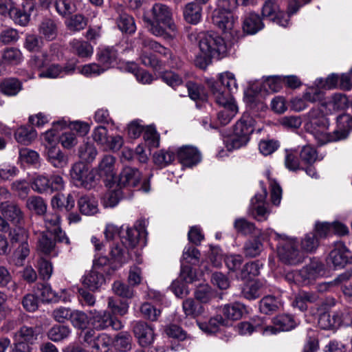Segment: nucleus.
I'll use <instances>...</instances> for the list:
<instances>
[{"mask_svg": "<svg viewBox=\"0 0 352 352\" xmlns=\"http://www.w3.org/2000/svg\"><path fill=\"white\" fill-rule=\"evenodd\" d=\"M207 84L216 102L223 107L217 113V120L221 125H227L237 113V107L232 96L238 89L235 76L226 72L219 74L217 80H209Z\"/></svg>", "mask_w": 352, "mask_h": 352, "instance_id": "obj_1", "label": "nucleus"}, {"mask_svg": "<svg viewBox=\"0 0 352 352\" xmlns=\"http://www.w3.org/2000/svg\"><path fill=\"white\" fill-rule=\"evenodd\" d=\"M264 1L261 14L265 19H268L277 25L286 28L290 23V15L296 13L303 4L298 0H289L287 13L279 10V0H263Z\"/></svg>", "mask_w": 352, "mask_h": 352, "instance_id": "obj_2", "label": "nucleus"}, {"mask_svg": "<svg viewBox=\"0 0 352 352\" xmlns=\"http://www.w3.org/2000/svg\"><path fill=\"white\" fill-rule=\"evenodd\" d=\"M308 122L305 124L307 131L312 134L320 145L332 142V133L327 132L329 120L320 107L312 108L307 115Z\"/></svg>", "mask_w": 352, "mask_h": 352, "instance_id": "obj_3", "label": "nucleus"}, {"mask_svg": "<svg viewBox=\"0 0 352 352\" xmlns=\"http://www.w3.org/2000/svg\"><path fill=\"white\" fill-rule=\"evenodd\" d=\"M254 123L255 120L252 116L244 113L234 124L232 136L226 140L227 149L232 151L245 146L254 131Z\"/></svg>", "mask_w": 352, "mask_h": 352, "instance_id": "obj_4", "label": "nucleus"}, {"mask_svg": "<svg viewBox=\"0 0 352 352\" xmlns=\"http://www.w3.org/2000/svg\"><path fill=\"white\" fill-rule=\"evenodd\" d=\"M279 238L277 245L278 256L286 265H296L302 263L304 254L298 249V244L294 239L277 234Z\"/></svg>", "mask_w": 352, "mask_h": 352, "instance_id": "obj_5", "label": "nucleus"}, {"mask_svg": "<svg viewBox=\"0 0 352 352\" xmlns=\"http://www.w3.org/2000/svg\"><path fill=\"white\" fill-rule=\"evenodd\" d=\"M96 175L95 170L82 162L74 164L70 170V176L74 185L87 190L96 186Z\"/></svg>", "mask_w": 352, "mask_h": 352, "instance_id": "obj_6", "label": "nucleus"}, {"mask_svg": "<svg viewBox=\"0 0 352 352\" xmlns=\"http://www.w3.org/2000/svg\"><path fill=\"white\" fill-rule=\"evenodd\" d=\"M199 46L200 52L219 59L225 55L227 47L223 38L218 34H205L200 37Z\"/></svg>", "mask_w": 352, "mask_h": 352, "instance_id": "obj_7", "label": "nucleus"}, {"mask_svg": "<svg viewBox=\"0 0 352 352\" xmlns=\"http://www.w3.org/2000/svg\"><path fill=\"white\" fill-rule=\"evenodd\" d=\"M8 238L12 245H19L15 254L21 261L25 260L30 252L28 230L22 225L14 226L8 232Z\"/></svg>", "mask_w": 352, "mask_h": 352, "instance_id": "obj_8", "label": "nucleus"}, {"mask_svg": "<svg viewBox=\"0 0 352 352\" xmlns=\"http://www.w3.org/2000/svg\"><path fill=\"white\" fill-rule=\"evenodd\" d=\"M64 187L65 182L59 175H52L50 177L38 175L32 183V189L38 193H52L62 190Z\"/></svg>", "mask_w": 352, "mask_h": 352, "instance_id": "obj_9", "label": "nucleus"}, {"mask_svg": "<svg viewBox=\"0 0 352 352\" xmlns=\"http://www.w3.org/2000/svg\"><path fill=\"white\" fill-rule=\"evenodd\" d=\"M141 44L142 47L148 48L162 54L165 58L164 62L166 63L169 67L175 69L182 68L183 65L182 61L179 57L175 56L170 49L165 47L153 39L147 38H142Z\"/></svg>", "mask_w": 352, "mask_h": 352, "instance_id": "obj_10", "label": "nucleus"}, {"mask_svg": "<svg viewBox=\"0 0 352 352\" xmlns=\"http://www.w3.org/2000/svg\"><path fill=\"white\" fill-rule=\"evenodd\" d=\"M234 10H227L217 6L212 13V23L221 29L223 34L233 35L234 21L231 12Z\"/></svg>", "mask_w": 352, "mask_h": 352, "instance_id": "obj_11", "label": "nucleus"}, {"mask_svg": "<svg viewBox=\"0 0 352 352\" xmlns=\"http://www.w3.org/2000/svg\"><path fill=\"white\" fill-rule=\"evenodd\" d=\"M0 213L13 226L23 225L25 213L21 206L14 201H4L0 203Z\"/></svg>", "mask_w": 352, "mask_h": 352, "instance_id": "obj_12", "label": "nucleus"}, {"mask_svg": "<svg viewBox=\"0 0 352 352\" xmlns=\"http://www.w3.org/2000/svg\"><path fill=\"white\" fill-rule=\"evenodd\" d=\"M91 323L94 328L97 330H103L109 327L115 330H119L122 325L121 322L114 318L109 311H91Z\"/></svg>", "mask_w": 352, "mask_h": 352, "instance_id": "obj_13", "label": "nucleus"}, {"mask_svg": "<svg viewBox=\"0 0 352 352\" xmlns=\"http://www.w3.org/2000/svg\"><path fill=\"white\" fill-rule=\"evenodd\" d=\"M34 234L37 236L36 248L39 253L50 256H56L58 254V249L56 242L49 232H36L34 230Z\"/></svg>", "mask_w": 352, "mask_h": 352, "instance_id": "obj_14", "label": "nucleus"}, {"mask_svg": "<svg viewBox=\"0 0 352 352\" xmlns=\"http://www.w3.org/2000/svg\"><path fill=\"white\" fill-rule=\"evenodd\" d=\"M133 331L138 343L142 347L150 346L154 341L153 329L145 322H135L133 325Z\"/></svg>", "mask_w": 352, "mask_h": 352, "instance_id": "obj_15", "label": "nucleus"}, {"mask_svg": "<svg viewBox=\"0 0 352 352\" xmlns=\"http://www.w3.org/2000/svg\"><path fill=\"white\" fill-rule=\"evenodd\" d=\"M177 157L183 166L187 167L197 165L201 160V155L198 149L195 146L188 145L177 149Z\"/></svg>", "mask_w": 352, "mask_h": 352, "instance_id": "obj_16", "label": "nucleus"}, {"mask_svg": "<svg viewBox=\"0 0 352 352\" xmlns=\"http://www.w3.org/2000/svg\"><path fill=\"white\" fill-rule=\"evenodd\" d=\"M32 12H33V5L24 1L21 6H16L15 4L8 17L15 24L24 27L30 22Z\"/></svg>", "mask_w": 352, "mask_h": 352, "instance_id": "obj_17", "label": "nucleus"}, {"mask_svg": "<svg viewBox=\"0 0 352 352\" xmlns=\"http://www.w3.org/2000/svg\"><path fill=\"white\" fill-rule=\"evenodd\" d=\"M96 59L107 70L118 65L119 54L117 49L112 46L99 48L96 53Z\"/></svg>", "mask_w": 352, "mask_h": 352, "instance_id": "obj_18", "label": "nucleus"}, {"mask_svg": "<svg viewBox=\"0 0 352 352\" xmlns=\"http://www.w3.org/2000/svg\"><path fill=\"white\" fill-rule=\"evenodd\" d=\"M153 20L161 22L164 25H167L172 32L176 31V26L171 21L172 13L170 8L162 3H155L151 9Z\"/></svg>", "mask_w": 352, "mask_h": 352, "instance_id": "obj_19", "label": "nucleus"}, {"mask_svg": "<svg viewBox=\"0 0 352 352\" xmlns=\"http://www.w3.org/2000/svg\"><path fill=\"white\" fill-rule=\"evenodd\" d=\"M142 179V174L135 167L124 166L120 173L118 186L126 187H136Z\"/></svg>", "mask_w": 352, "mask_h": 352, "instance_id": "obj_20", "label": "nucleus"}, {"mask_svg": "<svg viewBox=\"0 0 352 352\" xmlns=\"http://www.w3.org/2000/svg\"><path fill=\"white\" fill-rule=\"evenodd\" d=\"M352 130V116L342 114L337 118V129L332 133V142L345 139Z\"/></svg>", "mask_w": 352, "mask_h": 352, "instance_id": "obj_21", "label": "nucleus"}, {"mask_svg": "<svg viewBox=\"0 0 352 352\" xmlns=\"http://www.w3.org/2000/svg\"><path fill=\"white\" fill-rule=\"evenodd\" d=\"M342 322V314L340 311L333 312L330 314L324 312L320 314L318 324L322 329H332L338 328Z\"/></svg>", "mask_w": 352, "mask_h": 352, "instance_id": "obj_22", "label": "nucleus"}, {"mask_svg": "<svg viewBox=\"0 0 352 352\" xmlns=\"http://www.w3.org/2000/svg\"><path fill=\"white\" fill-rule=\"evenodd\" d=\"M47 160L54 167L62 168L68 164V157L58 147L50 146L47 150Z\"/></svg>", "mask_w": 352, "mask_h": 352, "instance_id": "obj_23", "label": "nucleus"}, {"mask_svg": "<svg viewBox=\"0 0 352 352\" xmlns=\"http://www.w3.org/2000/svg\"><path fill=\"white\" fill-rule=\"evenodd\" d=\"M264 27L262 19L255 12L248 13L243 23V31L249 34H254Z\"/></svg>", "mask_w": 352, "mask_h": 352, "instance_id": "obj_24", "label": "nucleus"}, {"mask_svg": "<svg viewBox=\"0 0 352 352\" xmlns=\"http://www.w3.org/2000/svg\"><path fill=\"white\" fill-rule=\"evenodd\" d=\"M245 311V306L242 303L235 302L230 304H226L221 308L223 317L229 320H238L241 318Z\"/></svg>", "mask_w": 352, "mask_h": 352, "instance_id": "obj_25", "label": "nucleus"}, {"mask_svg": "<svg viewBox=\"0 0 352 352\" xmlns=\"http://www.w3.org/2000/svg\"><path fill=\"white\" fill-rule=\"evenodd\" d=\"M116 159L111 155H105L102 158L98 166L100 177L111 180L115 176L114 164Z\"/></svg>", "mask_w": 352, "mask_h": 352, "instance_id": "obj_26", "label": "nucleus"}, {"mask_svg": "<svg viewBox=\"0 0 352 352\" xmlns=\"http://www.w3.org/2000/svg\"><path fill=\"white\" fill-rule=\"evenodd\" d=\"M78 207L80 212L85 215H93L97 213L98 201L92 195H82L78 200Z\"/></svg>", "mask_w": 352, "mask_h": 352, "instance_id": "obj_27", "label": "nucleus"}, {"mask_svg": "<svg viewBox=\"0 0 352 352\" xmlns=\"http://www.w3.org/2000/svg\"><path fill=\"white\" fill-rule=\"evenodd\" d=\"M120 242L127 250H133L139 244L141 239L145 238L141 234L140 231L132 228H128L124 234H120Z\"/></svg>", "mask_w": 352, "mask_h": 352, "instance_id": "obj_28", "label": "nucleus"}, {"mask_svg": "<svg viewBox=\"0 0 352 352\" xmlns=\"http://www.w3.org/2000/svg\"><path fill=\"white\" fill-rule=\"evenodd\" d=\"M324 270V266L322 263L318 261H312L309 265L303 267L298 273L303 280H309L315 279L320 276Z\"/></svg>", "mask_w": 352, "mask_h": 352, "instance_id": "obj_29", "label": "nucleus"}, {"mask_svg": "<svg viewBox=\"0 0 352 352\" xmlns=\"http://www.w3.org/2000/svg\"><path fill=\"white\" fill-rule=\"evenodd\" d=\"M120 243H113L111 248L110 255L113 261L120 264V266L127 263L131 259L130 251Z\"/></svg>", "mask_w": 352, "mask_h": 352, "instance_id": "obj_30", "label": "nucleus"}, {"mask_svg": "<svg viewBox=\"0 0 352 352\" xmlns=\"http://www.w3.org/2000/svg\"><path fill=\"white\" fill-rule=\"evenodd\" d=\"M22 88V82L16 78H6L0 82V91L8 96H16Z\"/></svg>", "mask_w": 352, "mask_h": 352, "instance_id": "obj_31", "label": "nucleus"}, {"mask_svg": "<svg viewBox=\"0 0 352 352\" xmlns=\"http://www.w3.org/2000/svg\"><path fill=\"white\" fill-rule=\"evenodd\" d=\"M228 325L227 320L224 319L221 314H217L211 317L208 322L199 323V328L208 333H217L220 327H227Z\"/></svg>", "mask_w": 352, "mask_h": 352, "instance_id": "obj_32", "label": "nucleus"}, {"mask_svg": "<svg viewBox=\"0 0 352 352\" xmlns=\"http://www.w3.org/2000/svg\"><path fill=\"white\" fill-rule=\"evenodd\" d=\"M98 155V151L93 143L85 142L78 147V155L80 162L90 164L94 161Z\"/></svg>", "mask_w": 352, "mask_h": 352, "instance_id": "obj_33", "label": "nucleus"}, {"mask_svg": "<svg viewBox=\"0 0 352 352\" xmlns=\"http://www.w3.org/2000/svg\"><path fill=\"white\" fill-rule=\"evenodd\" d=\"M201 6L190 2L187 3L183 10L184 18L185 21L190 24H197L201 18Z\"/></svg>", "mask_w": 352, "mask_h": 352, "instance_id": "obj_34", "label": "nucleus"}, {"mask_svg": "<svg viewBox=\"0 0 352 352\" xmlns=\"http://www.w3.org/2000/svg\"><path fill=\"white\" fill-rule=\"evenodd\" d=\"M352 277V270L346 271L338 275L335 279L329 282L320 283L317 285L319 292L323 293L331 291L333 288L340 286L344 282L349 280Z\"/></svg>", "mask_w": 352, "mask_h": 352, "instance_id": "obj_35", "label": "nucleus"}, {"mask_svg": "<svg viewBox=\"0 0 352 352\" xmlns=\"http://www.w3.org/2000/svg\"><path fill=\"white\" fill-rule=\"evenodd\" d=\"M37 137V133L32 126H21L14 132L16 142L23 145L30 144Z\"/></svg>", "mask_w": 352, "mask_h": 352, "instance_id": "obj_36", "label": "nucleus"}, {"mask_svg": "<svg viewBox=\"0 0 352 352\" xmlns=\"http://www.w3.org/2000/svg\"><path fill=\"white\" fill-rule=\"evenodd\" d=\"M105 281L102 272L92 269L84 278L83 284L91 290L99 288Z\"/></svg>", "mask_w": 352, "mask_h": 352, "instance_id": "obj_37", "label": "nucleus"}, {"mask_svg": "<svg viewBox=\"0 0 352 352\" xmlns=\"http://www.w3.org/2000/svg\"><path fill=\"white\" fill-rule=\"evenodd\" d=\"M38 31L48 41L55 39L58 34L56 23L51 19H43L39 25Z\"/></svg>", "mask_w": 352, "mask_h": 352, "instance_id": "obj_38", "label": "nucleus"}, {"mask_svg": "<svg viewBox=\"0 0 352 352\" xmlns=\"http://www.w3.org/2000/svg\"><path fill=\"white\" fill-rule=\"evenodd\" d=\"M123 197L121 187L116 185L115 188L108 190L102 197V203L105 208L115 207Z\"/></svg>", "mask_w": 352, "mask_h": 352, "instance_id": "obj_39", "label": "nucleus"}, {"mask_svg": "<svg viewBox=\"0 0 352 352\" xmlns=\"http://www.w3.org/2000/svg\"><path fill=\"white\" fill-rule=\"evenodd\" d=\"M40 333V328L38 327L23 326L19 331L14 333V337L21 339L25 342L33 344L37 339V336Z\"/></svg>", "mask_w": 352, "mask_h": 352, "instance_id": "obj_40", "label": "nucleus"}, {"mask_svg": "<svg viewBox=\"0 0 352 352\" xmlns=\"http://www.w3.org/2000/svg\"><path fill=\"white\" fill-rule=\"evenodd\" d=\"M273 327L276 329V333L280 331H289L296 326V322L292 316L289 314L278 315L273 318Z\"/></svg>", "mask_w": 352, "mask_h": 352, "instance_id": "obj_41", "label": "nucleus"}, {"mask_svg": "<svg viewBox=\"0 0 352 352\" xmlns=\"http://www.w3.org/2000/svg\"><path fill=\"white\" fill-rule=\"evenodd\" d=\"M70 46L74 53L80 58H88L93 54V47L87 41L74 39L70 42Z\"/></svg>", "mask_w": 352, "mask_h": 352, "instance_id": "obj_42", "label": "nucleus"}, {"mask_svg": "<svg viewBox=\"0 0 352 352\" xmlns=\"http://www.w3.org/2000/svg\"><path fill=\"white\" fill-rule=\"evenodd\" d=\"M280 305V302L278 298L272 296H267L260 300L259 309L265 314H272L276 311Z\"/></svg>", "mask_w": 352, "mask_h": 352, "instance_id": "obj_43", "label": "nucleus"}, {"mask_svg": "<svg viewBox=\"0 0 352 352\" xmlns=\"http://www.w3.org/2000/svg\"><path fill=\"white\" fill-rule=\"evenodd\" d=\"M88 19L81 14L71 16L66 21L65 25L71 32H80L87 25Z\"/></svg>", "mask_w": 352, "mask_h": 352, "instance_id": "obj_44", "label": "nucleus"}, {"mask_svg": "<svg viewBox=\"0 0 352 352\" xmlns=\"http://www.w3.org/2000/svg\"><path fill=\"white\" fill-rule=\"evenodd\" d=\"M234 228L237 233L243 235L257 234L260 233L253 223L244 218L236 219L234 223Z\"/></svg>", "mask_w": 352, "mask_h": 352, "instance_id": "obj_45", "label": "nucleus"}, {"mask_svg": "<svg viewBox=\"0 0 352 352\" xmlns=\"http://www.w3.org/2000/svg\"><path fill=\"white\" fill-rule=\"evenodd\" d=\"M25 206L29 210L34 211L38 215H44L47 211V204L39 196H31L28 198Z\"/></svg>", "mask_w": 352, "mask_h": 352, "instance_id": "obj_46", "label": "nucleus"}, {"mask_svg": "<svg viewBox=\"0 0 352 352\" xmlns=\"http://www.w3.org/2000/svg\"><path fill=\"white\" fill-rule=\"evenodd\" d=\"M263 249V245L260 239L256 237L248 240L243 246V252L247 257L253 258L258 256Z\"/></svg>", "mask_w": 352, "mask_h": 352, "instance_id": "obj_47", "label": "nucleus"}, {"mask_svg": "<svg viewBox=\"0 0 352 352\" xmlns=\"http://www.w3.org/2000/svg\"><path fill=\"white\" fill-rule=\"evenodd\" d=\"M182 307L186 316L196 318L204 312L201 304L192 298L185 300L182 303Z\"/></svg>", "mask_w": 352, "mask_h": 352, "instance_id": "obj_48", "label": "nucleus"}, {"mask_svg": "<svg viewBox=\"0 0 352 352\" xmlns=\"http://www.w3.org/2000/svg\"><path fill=\"white\" fill-rule=\"evenodd\" d=\"M348 106V98L342 94H334L329 102L321 104V107H328L329 109H332L334 111L343 110Z\"/></svg>", "mask_w": 352, "mask_h": 352, "instance_id": "obj_49", "label": "nucleus"}, {"mask_svg": "<svg viewBox=\"0 0 352 352\" xmlns=\"http://www.w3.org/2000/svg\"><path fill=\"white\" fill-rule=\"evenodd\" d=\"M175 159V152L168 150H160L153 155L154 162L160 167H165L171 164Z\"/></svg>", "mask_w": 352, "mask_h": 352, "instance_id": "obj_50", "label": "nucleus"}, {"mask_svg": "<svg viewBox=\"0 0 352 352\" xmlns=\"http://www.w3.org/2000/svg\"><path fill=\"white\" fill-rule=\"evenodd\" d=\"M348 262V255L342 249H334L331 251L328 257V263L335 267H343Z\"/></svg>", "mask_w": 352, "mask_h": 352, "instance_id": "obj_51", "label": "nucleus"}, {"mask_svg": "<svg viewBox=\"0 0 352 352\" xmlns=\"http://www.w3.org/2000/svg\"><path fill=\"white\" fill-rule=\"evenodd\" d=\"M118 28L123 32L133 34L136 30L134 19L126 13H122L117 19Z\"/></svg>", "mask_w": 352, "mask_h": 352, "instance_id": "obj_52", "label": "nucleus"}, {"mask_svg": "<svg viewBox=\"0 0 352 352\" xmlns=\"http://www.w3.org/2000/svg\"><path fill=\"white\" fill-rule=\"evenodd\" d=\"M70 333V329L67 326L54 325L49 330L47 336L51 340L58 342L67 338Z\"/></svg>", "mask_w": 352, "mask_h": 352, "instance_id": "obj_53", "label": "nucleus"}, {"mask_svg": "<svg viewBox=\"0 0 352 352\" xmlns=\"http://www.w3.org/2000/svg\"><path fill=\"white\" fill-rule=\"evenodd\" d=\"M70 321L75 328L85 329L89 324L90 319L85 312L75 310L72 311Z\"/></svg>", "mask_w": 352, "mask_h": 352, "instance_id": "obj_54", "label": "nucleus"}, {"mask_svg": "<svg viewBox=\"0 0 352 352\" xmlns=\"http://www.w3.org/2000/svg\"><path fill=\"white\" fill-rule=\"evenodd\" d=\"M261 284L258 282L248 283L241 289V296L249 300H255L261 296Z\"/></svg>", "mask_w": 352, "mask_h": 352, "instance_id": "obj_55", "label": "nucleus"}, {"mask_svg": "<svg viewBox=\"0 0 352 352\" xmlns=\"http://www.w3.org/2000/svg\"><path fill=\"white\" fill-rule=\"evenodd\" d=\"M262 266L258 261L247 263L241 269L239 276L241 279H249L256 276L260 273Z\"/></svg>", "mask_w": 352, "mask_h": 352, "instance_id": "obj_56", "label": "nucleus"}, {"mask_svg": "<svg viewBox=\"0 0 352 352\" xmlns=\"http://www.w3.org/2000/svg\"><path fill=\"white\" fill-rule=\"evenodd\" d=\"M112 289L117 296L123 298H131L134 295L133 287L120 280L113 283Z\"/></svg>", "mask_w": 352, "mask_h": 352, "instance_id": "obj_57", "label": "nucleus"}, {"mask_svg": "<svg viewBox=\"0 0 352 352\" xmlns=\"http://www.w3.org/2000/svg\"><path fill=\"white\" fill-rule=\"evenodd\" d=\"M318 245V239L314 232L307 234L301 241L302 250L307 253L314 252Z\"/></svg>", "mask_w": 352, "mask_h": 352, "instance_id": "obj_58", "label": "nucleus"}, {"mask_svg": "<svg viewBox=\"0 0 352 352\" xmlns=\"http://www.w3.org/2000/svg\"><path fill=\"white\" fill-rule=\"evenodd\" d=\"M36 289L43 301L57 302V292H54L47 283H38Z\"/></svg>", "mask_w": 352, "mask_h": 352, "instance_id": "obj_59", "label": "nucleus"}, {"mask_svg": "<svg viewBox=\"0 0 352 352\" xmlns=\"http://www.w3.org/2000/svg\"><path fill=\"white\" fill-rule=\"evenodd\" d=\"M2 59L7 63L17 65L21 61L22 54L17 48L8 47L3 52Z\"/></svg>", "mask_w": 352, "mask_h": 352, "instance_id": "obj_60", "label": "nucleus"}, {"mask_svg": "<svg viewBox=\"0 0 352 352\" xmlns=\"http://www.w3.org/2000/svg\"><path fill=\"white\" fill-rule=\"evenodd\" d=\"M132 337L127 332L119 333L115 339V346L122 352H126L131 349Z\"/></svg>", "mask_w": 352, "mask_h": 352, "instance_id": "obj_61", "label": "nucleus"}, {"mask_svg": "<svg viewBox=\"0 0 352 352\" xmlns=\"http://www.w3.org/2000/svg\"><path fill=\"white\" fill-rule=\"evenodd\" d=\"M55 8L57 12L62 16H69L76 10L72 0H56Z\"/></svg>", "mask_w": 352, "mask_h": 352, "instance_id": "obj_62", "label": "nucleus"}, {"mask_svg": "<svg viewBox=\"0 0 352 352\" xmlns=\"http://www.w3.org/2000/svg\"><path fill=\"white\" fill-rule=\"evenodd\" d=\"M44 223L47 229V232H50L53 230L60 227V216L56 212H48L44 214Z\"/></svg>", "mask_w": 352, "mask_h": 352, "instance_id": "obj_63", "label": "nucleus"}, {"mask_svg": "<svg viewBox=\"0 0 352 352\" xmlns=\"http://www.w3.org/2000/svg\"><path fill=\"white\" fill-rule=\"evenodd\" d=\"M300 157L304 163L311 165L316 161L318 153L315 148L310 145H306L302 148Z\"/></svg>", "mask_w": 352, "mask_h": 352, "instance_id": "obj_64", "label": "nucleus"}]
</instances>
